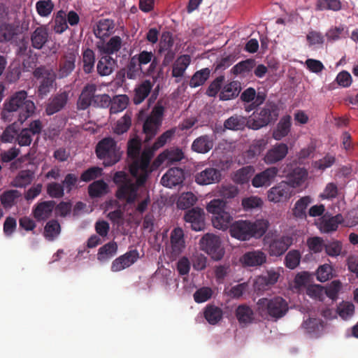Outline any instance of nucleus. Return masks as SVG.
<instances>
[{"label": "nucleus", "mask_w": 358, "mask_h": 358, "mask_svg": "<svg viewBox=\"0 0 358 358\" xmlns=\"http://www.w3.org/2000/svg\"><path fill=\"white\" fill-rule=\"evenodd\" d=\"M35 110L34 102L27 99V93L22 90L15 93L8 101L3 104L1 118L6 121H12L15 115L17 120L23 123Z\"/></svg>", "instance_id": "nucleus-1"}, {"label": "nucleus", "mask_w": 358, "mask_h": 358, "mask_svg": "<svg viewBox=\"0 0 358 358\" xmlns=\"http://www.w3.org/2000/svg\"><path fill=\"white\" fill-rule=\"evenodd\" d=\"M269 224L265 220H238L230 225L229 234L231 237L241 241H249L252 238H259L264 236Z\"/></svg>", "instance_id": "nucleus-2"}, {"label": "nucleus", "mask_w": 358, "mask_h": 358, "mask_svg": "<svg viewBox=\"0 0 358 358\" xmlns=\"http://www.w3.org/2000/svg\"><path fill=\"white\" fill-rule=\"evenodd\" d=\"M257 310L262 317L277 321L287 314L289 305L281 296L261 298L257 302Z\"/></svg>", "instance_id": "nucleus-3"}, {"label": "nucleus", "mask_w": 358, "mask_h": 358, "mask_svg": "<svg viewBox=\"0 0 358 358\" xmlns=\"http://www.w3.org/2000/svg\"><path fill=\"white\" fill-rule=\"evenodd\" d=\"M157 150H154V145L145 148L141 155L138 157L129 166L131 174L137 178L138 185H144L149 174L152 172L150 169V161Z\"/></svg>", "instance_id": "nucleus-4"}, {"label": "nucleus", "mask_w": 358, "mask_h": 358, "mask_svg": "<svg viewBox=\"0 0 358 358\" xmlns=\"http://www.w3.org/2000/svg\"><path fill=\"white\" fill-rule=\"evenodd\" d=\"M95 152L97 158L103 161L104 166H111L117 163L122 155L116 141L111 137H106L99 141Z\"/></svg>", "instance_id": "nucleus-5"}, {"label": "nucleus", "mask_w": 358, "mask_h": 358, "mask_svg": "<svg viewBox=\"0 0 358 358\" xmlns=\"http://www.w3.org/2000/svg\"><path fill=\"white\" fill-rule=\"evenodd\" d=\"M164 107L158 102L146 117L143 124V133L145 134L144 141L148 143L153 139L159 131L164 115Z\"/></svg>", "instance_id": "nucleus-6"}, {"label": "nucleus", "mask_w": 358, "mask_h": 358, "mask_svg": "<svg viewBox=\"0 0 358 358\" xmlns=\"http://www.w3.org/2000/svg\"><path fill=\"white\" fill-rule=\"evenodd\" d=\"M278 116V106L273 103H266L259 113H254L248 119V128L257 130L275 121Z\"/></svg>", "instance_id": "nucleus-7"}, {"label": "nucleus", "mask_w": 358, "mask_h": 358, "mask_svg": "<svg viewBox=\"0 0 358 358\" xmlns=\"http://www.w3.org/2000/svg\"><path fill=\"white\" fill-rule=\"evenodd\" d=\"M34 77L38 80V94L42 97L46 96L51 90L57 78V74L50 67L40 66L33 72Z\"/></svg>", "instance_id": "nucleus-8"}, {"label": "nucleus", "mask_w": 358, "mask_h": 358, "mask_svg": "<svg viewBox=\"0 0 358 358\" xmlns=\"http://www.w3.org/2000/svg\"><path fill=\"white\" fill-rule=\"evenodd\" d=\"M201 247L211 258L215 261L220 260L224 255V250L222 247L219 236L213 234H205L200 241Z\"/></svg>", "instance_id": "nucleus-9"}, {"label": "nucleus", "mask_w": 358, "mask_h": 358, "mask_svg": "<svg viewBox=\"0 0 358 358\" xmlns=\"http://www.w3.org/2000/svg\"><path fill=\"white\" fill-rule=\"evenodd\" d=\"M143 185H138L137 180L136 183L131 182H123L118 186L115 196L119 200H124L128 204L134 203L138 197V189Z\"/></svg>", "instance_id": "nucleus-10"}, {"label": "nucleus", "mask_w": 358, "mask_h": 358, "mask_svg": "<svg viewBox=\"0 0 358 358\" xmlns=\"http://www.w3.org/2000/svg\"><path fill=\"white\" fill-rule=\"evenodd\" d=\"M292 243L293 238L290 236H276L269 243L268 253L271 256H281Z\"/></svg>", "instance_id": "nucleus-11"}, {"label": "nucleus", "mask_w": 358, "mask_h": 358, "mask_svg": "<svg viewBox=\"0 0 358 358\" xmlns=\"http://www.w3.org/2000/svg\"><path fill=\"white\" fill-rule=\"evenodd\" d=\"M292 188L285 181H282L274 187H271L267 193L268 199L273 203H279L287 201L291 197Z\"/></svg>", "instance_id": "nucleus-12"}, {"label": "nucleus", "mask_w": 358, "mask_h": 358, "mask_svg": "<svg viewBox=\"0 0 358 358\" xmlns=\"http://www.w3.org/2000/svg\"><path fill=\"white\" fill-rule=\"evenodd\" d=\"M184 220L194 231H199L205 228V213L200 208H193L185 212Z\"/></svg>", "instance_id": "nucleus-13"}, {"label": "nucleus", "mask_w": 358, "mask_h": 358, "mask_svg": "<svg viewBox=\"0 0 358 358\" xmlns=\"http://www.w3.org/2000/svg\"><path fill=\"white\" fill-rule=\"evenodd\" d=\"M139 259L137 250H131L114 259L110 269L113 272H119L133 265Z\"/></svg>", "instance_id": "nucleus-14"}, {"label": "nucleus", "mask_w": 358, "mask_h": 358, "mask_svg": "<svg viewBox=\"0 0 358 358\" xmlns=\"http://www.w3.org/2000/svg\"><path fill=\"white\" fill-rule=\"evenodd\" d=\"M77 54L74 51L66 52L59 59L58 78L68 77L75 69Z\"/></svg>", "instance_id": "nucleus-15"}, {"label": "nucleus", "mask_w": 358, "mask_h": 358, "mask_svg": "<svg viewBox=\"0 0 358 358\" xmlns=\"http://www.w3.org/2000/svg\"><path fill=\"white\" fill-rule=\"evenodd\" d=\"M222 174L220 170L208 167L195 175V182L200 185H208L217 183L221 180Z\"/></svg>", "instance_id": "nucleus-16"}, {"label": "nucleus", "mask_w": 358, "mask_h": 358, "mask_svg": "<svg viewBox=\"0 0 358 358\" xmlns=\"http://www.w3.org/2000/svg\"><path fill=\"white\" fill-rule=\"evenodd\" d=\"M288 153V146L283 143H276L269 149L264 157L266 164H273L282 161Z\"/></svg>", "instance_id": "nucleus-17"}, {"label": "nucleus", "mask_w": 358, "mask_h": 358, "mask_svg": "<svg viewBox=\"0 0 358 358\" xmlns=\"http://www.w3.org/2000/svg\"><path fill=\"white\" fill-rule=\"evenodd\" d=\"M278 169L275 166L269 167L256 174L252 180V185L255 187H268L274 180L278 175Z\"/></svg>", "instance_id": "nucleus-18"}, {"label": "nucleus", "mask_w": 358, "mask_h": 358, "mask_svg": "<svg viewBox=\"0 0 358 358\" xmlns=\"http://www.w3.org/2000/svg\"><path fill=\"white\" fill-rule=\"evenodd\" d=\"M55 206L54 201L38 202L33 207L32 215L37 221H45L50 217Z\"/></svg>", "instance_id": "nucleus-19"}, {"label": "nucleus", "mask_w": 358, "mask_h": 358, "mask_svg": "<svg viewBox=\"0 0 358 358\" xmlns=\"http://www.w3.org/2000/svg\"><path fill=\"white\" fill-rule=\"evenodd\" d=\"M184 171L182 169L174 167L169 169L162 177L161 183L163 186L171 188L182 183Z\"/></svg>", "instance_id": "nucleus-20"}, {"label": "nucleus", "mask_w": 358, "mask_h": 358, "mask_svg": "<svg viewBox=\"0 0 358 358\" xmlns=\"http://www.w3.org/2000/svg\"><path fill=\"white\" fill-rule=\"evenodd\" d=\"M96 91V85L95 84H87L84 87L77 102L79 110H86L92 104Z\"/></svg>", "instance_id": "nucleus-21"}, {"label": "nucleus", "mask_w": 358, "mask_h": 358, "mask_svg": "<svg viewBox=\"0 0 358 358\" xmlns=\"http://www.w3.org/2000/svg\"><path fill=\"white\" fill-rule=\"evenodd\" d=\"M279 273L273 270L268 271L265 274L259 275L255 281V289L264 291L275 284L279 278Z\"/></svg>", "instance_id": "nucleus-22"}, {"label": "nucleus", "mask_w": 358, "mask_h": 358, "mask_svg": "<svg viewBox=\"0 0 358 358\" xmlns=\"http://www.w3.org/2000/svg\"><path fill=\"white\" fill-rule=\"evenodd\" d=\"M68 99L69 93L65 91L55 95L49 100L45 108L46 114L52 115L62 110L66 105Z\"/></svg>", "instance_id": "nucleus-23"}, {"label": "nucleus", "mask_w": 358, "mask_h": 358, "mask_svg": "<svg viewBox=\"0 0 358 358\" xmlns=\"http://www.w3.org/2000/svg\"><path fill=\"white\" fill-rule=\"evenodd\" d=\"M31 46L36 50H41L49 41V33L46 27H36L30 36Z\"/></svg>", "instance_id": "nucleus-24"}, {"label": "nucleus", "mask_w": 358, "mask_h": 358, "mask_svg": "<svg viewBox=\"0 0 358 358\" xmlns=\"http://www.w3.org/2000/svg\"><path fill=\"white\" fill-rule=\"evenodd\" d=\"M241 262L246 266H257L266 261V255L261 250L245 252L240 259Z\"/></svg>", "instance_id": "nucleus-25"}, {"label": "nucleus", "mask_w": 358, "mask_h": 358, "mask_svg": "<svg viewBox=\"0 0 358 358\" xmlns=\"http://www.w3.org/2000/svg\"><path fill=\"white\" fill-rule=\"evenodd\" d=\"M214 142L212 136L208 135H203L196 138L192 144L193 151L205 154L213 149Z\"/></svg>", "instance_id": "nucleus-26"}, {"label": "nucleus", "mask_w": 358, "mask_h": 358, "mask_svg": "<svg viewBox=\"0 0 358 358\" xmlns=\"http://www.w3.org/2000/svg\"><path fill=\"white\" fill-rule=\"evenodd\" d=\"M153 87L152 83L149 80L143 81L134 89L133 102L136 105L141 103L150 93Z\"/></svg>", "instance_id": "nucleus-27"}, {"label": "nucleus", "mask_w": 358, "mask_h": 358, "mask_svg": "<svg viewBox=\"0 0 358 358\" xmlns=\"http://www.w3.org/2000/svg\"><path fill=\"white\" fill-rule=\"evenodd\" d=\"M183 157V152L180 149L166 150L158 155L157 159L154 161L153 165L158 166L165 161H167L168 164L178 162H180Z\"/></svg>", "instance_id": "nucleus-28"}, {"label": "nucleus", "mask_w": 358, "mask_h": 358, "mask_svg": "<svg viewBox=\"0 0 358 358\" xmlns=\"http://www.w3.org/2000/svg\"><path fill=\"white\" fill-rule=\"evenodd\" d=\"M171 244L172 252L178 255L185 248L183 230L180 227L175 228L171 233Z\"/></svg>", "instance_id": "nucleus-29"}, {"label": "nucleus", "mask_w": 358, "mask_h": 358, "mask_svg": "<svg viewBox=\"0 0 358 358\" xmlns=\"http://www.w3.org/2000/svg\"><path fill=\"white\" fill-rule=\"evenodd\" d=\"M123 72V76L128 79L135 80L143 73L142 68L136 59V57H130L125 68L122 69L120 73Z\"/></svg>", "instance_id": "nucleus-30"}, {"label": "nucleus", "mask_w": 358, "mask_h": 358, "mask_svg": "<svg viewBox=\"0 0 358 358\" xmlns=\"http://www.w3.org/2000/svg\"><path fill=\"white\" fill-rule=\"evenodd\" d=\"M115 24L113 20L110 19H101L97 24L96 28L94 29V33L96 37L103 38L108 36L113 32Z\"/></svg>", "instance_id": "nucleus-31"}, {"label": "nucleus", "mask_w": 358, "mask_h": 358, "mask_svg": "<svg viewBox=\"0 0 358 358\" xmlns=\"http://www.w3.org/2000/svg\"><path fill=\"white\" fill-rule=\"evenodd\" d=\"M116 62L111 56L103 55L98 61L96 69L101 76H109L112 73Z\"/></svg>", "instance_id": "nucleus-32"}, {"label": "nucleus", "mask_w": 358, "mask_h": 358, "mask_svg": "<svg viewBox=\"0 0 358 358\" xmlns=\"http://www.w3.org/2000/svg\"><path fill=\"white\" fill-rule=\"evenodd\" d=\"M291 127V117L285 115L282 117L273 131V137L277 141L281 140L287 136Z\"/></svg>", "instance_id": "nucleus-33"}, {"label": "nucleus", "mask_w": 358, "mask_h": 358, "mask_svg": "<svg viewBox=\"0 0 358 358\" xmlns=\"http://www.w3.org/2000/svg\"><path fill=\"white\" fill-rule=\"evenodd\" d=\"M191 58L188 55H182L177 58L173 65L172 76L180 78L183 76L187 68L190 64Z\"/></svg>", "instance_id": "nucleus-34"}, {"label": "nucleus", "mask_w": 358, "mask_h": 358, "mask_svg": "<svg viewBox=\"0 0 358 358\" xmlns=\"http://www.w3.org/2000/svg\"><path fill=\"white\" fill-rule=\"evenodd\" d=\"M203 315L209 324L215 325L222 319L223 311L215 305L208 304L204 309Z\"/></svg>", "instance_id": "nucleus-35"}, {"label": "nucleus", "mask_w": 358, "mask_h": 358, "mask_svg": "<svg viewBox=\"0 0 358 358\" xmlns=\"http://www.w3.org/2000/svg\"><path fill=\"white\" fill-rule=\"evenodd\" d=\"M236 316L240 324H250L255 319L254 311L246 304L239 305L236 308Z\"/></svg>", "instance_id": "nucleus-36"}, {"label": "nucleus", "mask_w": 358, "mask_h": 358, "mask_svg": "<svg viewBox=\"0 0 358 358\" xmlns=\"http://www.w3.org/2000/svg\"><path fill=\"white\" fill-rule=\"evenodd\" d=\"M122 40L118 36L111 37L109 41L101 47H99L101 53L110 56L117 53L122 48Z\"/></svg>", "instance_id": "nucleus-37"}, {"label": "nucleus", "mask_w": 358, "mask_h": 358, "mask_svg": "<svg viewBox=\"0 0 358 358\" xmlns=\"http://www.w3.org/2000/svg\"><path fill=\"white\" fill-rule=\"evenodd\" d=\"M241 90L240 83L238 81H231L225 85L220 94L221 100L227 101L236 97Z\"/></svg>", "instance_id": "nucleus-38"}, {"label": "nucleus", "mask_w": 358, "mask_h": 358, "mask_svg": "<svg viewBox=\"0 0 358 358\" xmlns=\"http://www.w3.org/2000/svg\"><path fill=\"white\" fill-rule=\"evenodd\" d=\"M245 126L248 127V119L238 115L231 116L224 122V128L229 130H241Z\"/></svg>", "instance_id": "nucleus-39"}, {"label": "nucleus", "mask_w": 358, "mask_h": 358, "mask_svg": "<svg viewBox=\"0 0 358 358\" xmlns=\"http://www.w3.org/2000/svg\"><path fill=\"white\" fill-rule=\"evenodd\" d=\"M117 251V244L115 241L109 242L99 248L97 253V259L104 262L113 257Z\"/></svg>", "instance_id": "nucleus-40"}, {"label": "nucleus", "mask_w": 358, "mask_h": 358, "mask_svg": "<svg viewBox=\"0 0 358 358\" xmlns=\"http://www.w3.org/2000/svg\"><path fill=\"white\" fill-rule=\"evenodd\" d=\"M210 73L211 71L209 68H203L196 71L192 76L189 85L192 88H195L204 85L210 78Z\"/></svg>", "instance_id": "nucleus-41"}, {"label": "nucleus", "mask_w": 358, "mask_h": 358, "mask_svg": "<svg viewBox=\"0 0 358 358\" xmlns=\"http://www.w3.org/2000/svg\"><path fill=\"white\" fill-rule=\"evenodd\" d=\"M232 216L229 212L224 210L218 213L217 215L213 216L212 223L213 226L219 229L225 230L231 224Z\"/></svg>", "instance_id": "nucleus-42"}, {"label": "nucleus", "mask_w": 358, "mask_h": 358, "mask_svg": "<svg viewBox=\"0 0 358 358\" xmlns=\"http://www.w3.org/2000/svg\"><path fill=\"white\" fill-rule=\"evenodd\" d=\"M108 184L103 180L94 181L88 186V194L91 198H98L108 192Z\"/></svg>", "instance_id": "nucleus-43"}, {"label": "nucleus", "mask_w": 358, "mask_h": 358, "mask_svg": "<svg viewBox=\"0 0 358 358\" xmlns=\"http://www.w3.org/2000/svg\"><path fill=\"white\" fill-rule=\"evenodd\" d=\"M131 126V114L127 112L122 117H120L113 127V133L121 135L126 133Z\"/></svg>", "instance_id": "nucleus-44"}, {"label": "nucleus", "mask_w": 358, "mask_h": 358, "mask_svg": "<svg viewBox=\"0 0 358 358\" xmlns=\"http://www.w3.org/2000/svg\"><path fill=\"white\" fill-rule=\"evenodd\" d=\"M311 199L306 196L299 199L295 203L292 209L293 215L295 217L304 219L306 217V208L310 203Z\"/></svg>", "instance_id": "nucleus-45"}, {"label": "nucleus", "mask_w": 358, "mask_h": 358, "mask_svg": "<svg viewBox=\"0 0 358 358\" xmlns=\"http://www.w3.org/2000/svg\"><path fill=\"white\" fill-rule=\"evenodd\" d=\"M21 196L22 194L18 190L10 189L5 191L1 195L0 200L3 206L8 208L14 206Z\"/></svg>", "instance_id": "nucleus-46"}, {"label": "nucleus", "mask_w": 358, "mask_h": 358, "mask_svg": "<svg viewBox=\"0 0 358 358\" xmlns=\"http://www.w3.org/2000/svg\"><path fill=\"white\" fill-rule=\"evenodd\" d=\"M61 231V227L57 220L48 221L44 227V236L49 241H53Z\"/></svg>", "instance_id": "nucleus-47"}, {"label": "nucleus", "mask_w": 358, "mask_h": 358, "mask_svg": "<svg viewBox=\"0 0 358 358\" xmlns=\"http://www.w3.org/2000/svg\"><path fill=\"white\" fill-rule=\"evenodd\" d=\"M341 222V215H337L329 219L321 222L320 229L323 233H330L337 230L338 224Z\"/></svg>", "instance_id": "nucleus-48"}, {"label": "nucleus", "mask_w": 358, "mask_h": 358, "mask_svg": "<svg viewBox=\"0 0 358 358\" xmlns=\"http://www.w3.org/2000/svg\"><path fill=\"white\" fill-rule=\"evenodd\" d=\"M141 145V139L138 136L129 139L127 143L128 157L134 161L140 155Z\"/></svg>", "instance_id": "nucleus-49"}, {"label": "nucleus", "mask_w": 358, "mask_h": 358, "mask_svg": "<svg viewBox=\"0 0 358 358\" xmlns=\"http://www.w3.org/2000/svg\"><path fill=\"white\" fill-rule=\"evenodd\" d=\"M255 66V61L252 59H248L241 61L234 66L231 69V73L235 76L249 73Z\"/></svg>", "instance_id": "nucleus-50"}, {"label": "nucleus", "mask_w": 358, "mask_h": 358, "mask_svg": "<svg viewBox=\"0 0 358 358\" xmlns=\"http://www.w3.org/2000/svg\"><path fill=\"white\" fill-rule=\"evenodd\" d=\"M83 71L91 73L94 71L95 63V54L90 48H87L83 53Z\"/></svg>", "instance_id": "nucleus-51"}, {"label": "nucleus", "mask_w": 358, "mask_h": 358, "mask_svg": "<svg viewBox=\"0 0 358 358\" xmlns=\"http://www.w3.org/2000/svg\"><path fill=\"white\" fill-rule=\"evenodd\" d=\"M129 99L127 95H120L113 98L110 102V112L116 114L124 110L128 105Z\"/></svg>", "instance_id": "nucleus-52"}, {"label": "nucleus", "mask_w": 358, "mask_h": 358, "mask_svg": "<svg viewBox=\"0 0 358 358\" xmlns=\"http://www.w3.org/2000/svg\"><path fill=\"white\" fill-rule=\"evenodd\" d=\"M16 34L15 27L10 23L0 24V42L10 41Z\"/></svg>", "instance_id": "nucleus-53"}, {"label": "nucleus", "mask_w": 358, "mask_h": 358, "mask_svg": "<svg viewBox=\"0 0 358 358\" xmlns=\"http://www.w3.org/2000/svg\"><path fill=\"white\" fill-rule=\"evenodd\" d=\"M301 255L299 250H292L287 252L285 257V265L289 269L296 268L301 261Z\"/></svg>", "instance_id": "nucleus-54"}, {"label": "nucleus", "mask_w": 358, "mask_h": 358, "mask_svg": "<svg viewBox=\"0 0 358 358\" xmlns=\"http://www.w3.org/2000/svg\"><path fill=\"white\" fill-rule=\"evenodd\" d=\"M227 208V202L224 199H214L207 205L206 209L208 213L213 214V216L224 212Z\"/></svg>", "instance_id": "nucleus-55"}, {"label": "nucleus", "mask_w": 358, "mask_h": 358, "mask_svg": "<svg viewBox=\"0 0 358 358\" xmlns=\"http://www.w3.org/2000/svg\"><path fill=\"white\" fill-rule=\"evenodd\" d=\"M348 34V31L344 25L339 27H334L329 29L327 33L326 36L329 41H335L341 38H345Z\"/></svg>", "instance_id": "nucleus-56"}, {"label": "nucleus", "mask_w": 358, "mask_h": 358, "mask_svg": "<svg viewBox=\"0 0 358 358\" xmlns=\"http://www.w3.org/2000/svg\"><path fill=\"white\" fill-rule=\"evenodd\" d=\"M308 176L307 171L303 168L297 167L290 174L289 180L294 186H300Z\"/></svg>", "instance_id": "nucleus-57"}, {"label": "nucleus", "mask_w": 358, "mask_h": 358, "mask_svg": "<svg viewBox=\"0 0 358 358\" xmlns=\"http://www.w3.org/2000/svg\"><path fill=\"white\" fill-rule=\"evenodd\" d=\"M47 194L53 199H60L64 196V185L62 183L52 182L47 185Z\"/></svg>", "instance_id": "nucleus-58"}, {"label": "nucleus", "mask_w": 358, "mask_h": 358, "mask_svg": "<svg viewBox=\"0 0 358 358\" xmlns=\"http://www.w3.org/2000/svg\"><path fill=\"white\" fill-rule=\"evenodd\" d=\"M177 128L173 127L162 134L152 144L154 150H158L169 141L176 133Z\"/></svg>", "instance_id": "nucleus-59"}, {"label": "nucleus", "mask_w": 358, "mask_h": 358, "mask_svg": "<svg viewBox=\"0 0 358 358\" xmlns=\"http://www.w3.org/2000/svg\"><path fill=\"white\" fill-rule=\"evenodd\" d=\"M38 14L41 17H48L54 8V3L51 0H40L36 3Z\"/></svg>", "instance_id": "nucleus-60"}, {"label": "nucleus", "mask_w": 358, "mask_h": 358, "mask_svg": "<svg viewBox=\"0 0 358 358\" xmlns=\"http://www.w3.org/2000/svg\"><path fill=\"white\" fill-rule=\"evenodd\" d=\"M103 173V169L99 166H92L84 171L80 175V180L90 182L100 177Z\"/></svg>", "instance_id": "nucleus-61"}, {"label": "nucleus", "mask_w": 358, "mask_h": 358, "mask_svg": "<svg viewBox=\"0 0 358 358\" xmlns=\"http://www.w3.org/2000/svg\"><path fill=\"white\" fill-rule=\"evenodd\" d=\"M342 243L339 241H332L325 243L324 250L327 255L336 257L341 254Z\"/></svg>", "instance_id": "nucleus-62"}, {"label": "nucleus", "mask_w": 358, "mask_h": 358, "mask_svg": "<svg viewBox=\"0 0 358 358\" xmlns=\"http://www.w3.org/2000/svg\"><path fill=\"white\" fill-rule=\"evenodd\" d=\"M197 201L195 195L192 192L182 194L178 201V206L182 209H187L192 206Z\"/></svg>", "instance_id": "nucleus-63"}, {"label": "nucleus", "mask_w": 358, "mask_h": 358, "mask_svg": "<svg viewBox=\"0 0 358 358\" xmlns=\"http://www.w3.org/2000/svg\"><path fill=\"white\" fill-rule=\"evenodd\" d=\"M307 245L310 252L320 253L324 249L325 243L322 238L314 236L308 238Z\"/></svg>", "instance_id": "nucleus-64"}]
</instances>
